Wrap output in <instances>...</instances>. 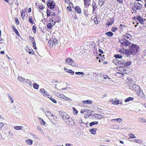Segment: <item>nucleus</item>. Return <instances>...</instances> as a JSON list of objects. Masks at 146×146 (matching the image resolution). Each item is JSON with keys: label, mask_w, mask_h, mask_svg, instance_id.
Wrapping results in <instances>:
<instances>
[{"label": "nucleus", "mask_w": 146, "mask_h": 146, "mask_svg": "<svg viewBox=\"0 0 146 146\" xmlns=\"http://www.w3.org/2000/svg\"><path fill=\"white\" fill-rule=\"evenodd\" d=\"M131 36L127 34H126L125 35L123 36V38H121L119 39V42L121 45L125 46H127L129 45L131 43Z\"/></svg>", "instance_id": "nucleus-1"}, {"label": "nucleus", "mask_w": 146, "mask_h": 146, "mask_svg": "<svg viewBox=\"0 0 146 146\" xmlns=\"http://www.w3.org/2000/svg\"><path fill=\"white\" fill-rule=\"evenodd\" d=\"M139 49L140 48L138 46L132 44L131 46H129V49H128V51L126 52V54L129 55H134L138 52Z\"/></svg>", "instance_id": "nucleus-2"}, {"label": "nucleus", "mask_w": 146, "mask_h": 146, "mask_svg": "<svg viewBox=\"0 0 146 146\" xmlns=\"http://www.w3.org/2000/svg\"><path fill=\"white\" fill-rule=\"evenodd\" d=\"M114 63L116 65L121 66H129L131 65L130 61H128L126 62L125 60L121 59V60H119L117 59H115L113 60Z\"/></svg>", "instance_id": "nucleus-3"}, {"label": "nucleus", "mask_w": 146, "mask_h": 146, "mask_svg": "<svg viewBox=\"0 0 146 146\" xmlns=\"http://www.w3.org/2000/svg\"><path fill=\"white\" fill-rule=\"evenodd\" d=\"M62 119L64 122L68 125H73L75 124L74 120L67 113Z\"/></svg>", "instance_id": "nucleus-4"}, {"label": "nucleus", "mask_w": 146, "mask_h": 146, "mask_svg": "<svg viewBox=\"0 0 146 146\" xmlns=\"http://www.w3.org/2000/svg\"><path fill=\"white\" fill-rule=\"evenodd\" d=\"M133 5L131 9L135 13H136L137 12V10L141 9L142 7V4L137 1H135L133 4Z\"/></svg>", "instance_id": "nucleus-5"}, {"label": "nucleus", "mask_w": 146, "mask_h": 146, "mask_svg": "<svg viewBox=\"0 0 146 146\" xmlns=\"http://www.w3.org/2000/svg\"><path fill=\"white\" fill-rule=\"evenodd\" d=\"M128 86L130 89L135 90L136 92L139 91V90L141 89L138 85L135 84H129Z\"/></svg>", "instance_id": "nucleus-6"}, {"label": "nucleus", "mask_w": 146, "mask_h": 146, "mask_svg": "<svg viewBox=\"0 0 146 146\" xmlns=\"http://www.w3.org/2000/svg\"><path fill=\"white\" fill-rule=\"evenodd\" d=\"M134 19L136 21H139L141 24L143 25V27H146V26L144 25V21H145V20L143 19L141 17L139 16H135L134 17Z\"/></svg>", "instance_id": "nucleus-7"}, {"label": "nucleus", "mask_w": 146, "mask_h": 146, "mask_svg": "<svg viewBox=\"0 0 146 146\" xmlns=\"http://www.w3.org/2000/svg\"><path fill=\"white\" fill-rule=\"evenodd\" d=\"M47 6L49 7L51 9H54L56 6L54 2L50 0L47 1Z\"/></svg>", "instance_id": "nucleus-8"}, {"label": "nucleus", "mask_w": 146, "mask_h": 146, "mask_svg": "<svg viewBox=\"0 0 146 146\" xmlns=\"http://www.w3.org/2000/svg\"><path fill=\"white\" fill-rule=\"evenodd\" d=\"M65 62L66 63L72 66H76V64L74 63V61L72 58L70 57L66 58L65 60Z\"/></svg>", "instance_id": "nucleus-9"}, {"label": "nucleus", "mask_w": 146, "mask_h": 146, "mask_svg": "<svg viewBox=\"0 0 146 146\" xmlns=\"http://www.w3.org/2000/svg\"><path fill=\"white\" fill-rule=\"evenodd\" d=\"M56 117L55 116V115H52L50 117L48 118L53 123V124L55 125L56 123Z\"/></svg>", "instance_id": "nucleus-10"}, {"label": "nucleus", "mask_w": 146, "mask_h": 146, "mask_svg": "<svg viewBox=\"0 0 146 146\" xmlns=\"http://www.w3.org/2000/svg\"><path fill=\"white\" fill-rule=\"evenodd\" d=\"M136 93L138 94V96L140 98L144 97V94L143 93L141 89L139 90V91L136 92Z\"/></svg>", "instance_id": "nucleus-11"}, {"label": "nucleus", "mask_w": 146, "mask_h": 146, "mask_svg": "<svg viewBox=\"0 0 146 146\" xmlns=\"http://www.w3.org/2000/svg\"><path fill=\"white\" fill-rule=\"evenodd\" d=\"M23 83H26L27 84L30 86H32V83L30 80L28 79H25Z\"/></svg>", "instance_id": "nucleus-12"}, {"label": "nucleus", "mask_w": 146, "mask_h": 146, "mask_svg": "<svg viewBox=\"0 0 146 146\" xmlns=\"http://www.w3.org/2000/svg\"><path fill=\"white\" fill-rule=\"evenodd\" d=\"M114 22V18H111L110 19L108 20L107 21V22L108 23L107 24V25L108 26H109L110 25H112Z\"/></svg>", "instance_id": "nucleus-13"}, {"label": "nucleus", "mask_w": 146, "mask_h": 146, "mask_svg": "<svg viewBox=\"0 0 146 146\" xmlns=\"http://www.w3.org/2000/svg\"><path fill=\"white\" fill-rule=\"evenodd\" d=\"M74 9L75 10V11L77 12L78 14H80L82 12L79 6H76L75 8Z\"/></svg>", "instance_id": "nucleus-14"}, {"label": "nucleus", "mask_w": 146, "mask_h": 146, "mask_svg": "<svg viewBox=\"0 0 146 146\" xmlns=\"http://www.w3.org/2000/svg\"><path fill=\"white\" fill-rule=\"evenodd\" d=\"M59 115L62 117V119L64 117L66 113L62 111H58Z\"/></svg>", "instance_id": "nucleus-15"}, {"label": "nucleus", "mask_w": 146, "mask_h": 146, "mask_svg": "<svg viewBox=\"0 0 146 146\" xmlns=\"http://www.w3.org/2000/svg\"><path fill=\"white\" fill-rule=\"evenodd\" d=\"M40 91L41 94L43 95L44 96H47V93L46 91L44 89H41L40 90Z\"/></svg>", "instance_id": "nucleus-16"}, {"label": "nucleus", "mask_w": 146, "mask_h": 146, "mask_svg": "<svg viewBox=\"0 0 146 146\" xmlns=\"http://www.w3.org/2000/svg\"><path fill=\"white\" fill-rule=\"evenodd\" d=\"M92 6L93 7V12L96 10V9L97 8V6L96 5L95 2H93L92 4Z\"/></svg>", "instance_id": "nucleus-17"}, {"label": "nucleus", "mask_w": 146, "mask_h": 146, "mask_svg": "<svg viewBox=\"0 0 146 146\" xmlns=\"http://www.w3.org/2000/svg\"><path fill=\"white\" fill-rule=\"evenodd\" d=\"M111 122H113L114 121H116L117 122L120 123L121 122L123 121V120L121 118H117L116 119H112L111 120Z\"/></svg>", "instance_id": "nucleus-18"}, {"label": "nucleus", "mask_w": 146, "mask_h": 146, "mask_svg": "<svg viewBox=\"0 0 146 146\" xmlns=\"http://www.w3.org/2000/svg\"><path fill=\"white\" fill-rule=\"evenodd\" d=\"M96 128H93L90 130V132L91 134L94 135L96 133Z\"/></svg>", "instance_id": "nucleus-19"}, {"label": "nucleus", "mask_w": 146, "mask_h": 146, "mask_svg": "<svg viewBox=\"0 0 146 146\" xmlns=\"http://www.w3.org/2000/svg\"><path fill=\"white\" fill-rule=\"evenodd\" d=\"M26 142L29 145H31L32 144L33 141L31 139H27L25 140Z\"/></svg>", "instance_id": "nucleus-20"}, {"label": "nucleus", "mask_w": 146, "mask_h": 146, "mask_svg": "<svg viewBox=\"0 0 146 146\" xmlns=\"http://www.w3.org/2000/svg\"><path fill=\"white\" fill-rule=\"evenodd\" d=\"M64 70H69V71H66V72H67L69 73L71 75H73L74 74V72L71 70H68L65 68H64Z\"/></svg>", "instance_id": "nucleus-21"}, {"label": "nucleus", "mask_w": 146, "mask_h": 146, "mask_svg": "<svg viewBox=\"0 0 146 146\" xmlns=\"http://www.w3.org/2000/svg\"><path fill=\"white\" fill-rule=\"evenodd\" d=\"M83 104H91L92 103V101L90 100H86L82 102Z\"/></svg>", "instance_id": "nucleus-22"}, {"label": "nucleus", "mask_w": 146, "mask_h": 146, "mask_svg": "<svg viewBox=\"0 0 146 146\" xmlns=\"http://www.w3.org/2000/svg\"><path fill=\"white\" fill-rule=\"evenodd\" d=\"M98 123V122L97 121H94L91 122L89 124V125L92 127L94 125H97Z\"/></svg>", "instance_id": "nucleus-23"}, {"label": "nucleus", "mask_w": 146, "mask_h": 146, "mask_svg": "<svg viewBox=\"0 0 146 146\" xmlns=\"http://www.w3.org/2000/svg\"><path fill=\"white\" fill-rule=\"evenodd\" d=\"M114 57L116 58H118L119 60H121L122 56L121 55L118 54H115L114 55Z\"/></svg>", "instance_id": "nucleus-24"}, {"label": "nucleus", "mask_w": 146, "mask_h": 146, "mask_svg": "<svg viewBox=\"0 0 146 146\" xmlns=\"http://www.w3.org/2000/svg\"><path fill=\"white\" fill-rule=\"evenodd\" d=\"M45 113L46 115L48 118L53 115L49 111H46V112H45Z\"/></svg>", "instance_id": "nucleus-25"}, {"label": "nucleus", "mask_w": 146, "mask_h": 146, "mask_svg": "<svg viewBox=\"0 0 146 146\" xmlns=\"http://www.w3.org/2000/svg\"><path fill=\"white\" fill-rule=\"evenodd\" d=\"M105 0H99L98 4L99 6H102L105 3Z\"/></svg>", "instance_id": "nucleus-26"}, {"label": "nucleus", "mask_w": 146, "mask_h": 146, "mask_svg": "<svg viewBox=\"0 0 146 146\" xmlns=\"http://www.w3.org/2000/svg\"><path fill=\"white\" fill-rule=\"evenodd\" d=\"M12 29L13 31L15 33L17 34V35H18L19 34V32H18V31L16 29L14 26H13Z\"/></svg>", "instance_id": "nucleus-27"}, {"label": "nucleus", "mask_w": 146, "mask_h": 146, "mask_svg": "<svg viewBox=\"0 0 146 146\" xmlns=\"http://www.w3.org/2000/svg\"><path fill=\"white\" fill-rule=\"evenodd\" d=\"M105 34L107 36L111 37L113 35V33L111 32L110 31L108 32L105 33Z\"/></svg>", "instance_id": "nucleus-28"}, {"label": "nucleus", "mask_w": 146, "mask_h": 146, "mask_svg": "<svg viewBox=\"0 0 146 146\" xmlns=\"http://www.w3.org/2000/svg\"><path fill=\"white\" fill-rule=\"evenodd\" d=\"M120 67L118 68V70L119 71L123 73L124 69L126 68L125 67H123V66H119Z\"/></svg>", "instance_id": "nucleus-29"}, {"label": "nucleus", "mask_w": 146, "mask_h": 146, "mask_svg": "<svg viewBox=\"0 0 146 146\" xmlns=\"http://www.w3.org/2000/svg\"><path fill=\"white\" fill-rule=\"evenodd\" d=\"M134 98H133L131 97H129L126 99L125 100V102H129L130 100H133Z\"/></svg>", "instance_id": "nucleus-30"}, {"label": "nucleus", "mask_w": 146, "mask_h": 146, "mask_svg": "<svg viewBox=\"0 0 146 146\" xmlns=\"http://www.w3.org/2000/svg\"><path fill=\"white\" fill-rule=\"evenodd\" d=\"M36 127L37 129L40 132L42 133L43 134H44V133L43 132V130L40 127L38 126Z\"/></svg>", "instance_id": "nucleus-31"}, {"label": "nucleus", "mask_w": 146, "mask_h": 146, "mask_svg": "<svg viewBox=\"0 0 146 146\" xmlns=\"http://www.w3.org/2000/svg\"><path fill=\"white\" fill-rule=\"evenodd\" d=\"M24 78H23L22 77L19 76L18 77L17 79L20 82H22L23 83V81L25 80Z\"/></svg>", "instance_id": "nucleus-32"}, {"label": "nucleus", "mask_w": 146, "mask_h": 146, "mask_svg": "<svg viewBox=\"0 0 146 146\" xmlns=\"http://www.w3.org/2000/svg\"><path fill=\"white\" fill-rule=\"evenodd\" d=\"M33 88L35 89H38L39 87V85L36 83H34L33 85Z\"/></svg>", "instance_id": "nucleus-33"}, {"label": "nucleus", "mask_w": 146, "mask_h": 146, "mask_svg": "<svg viewBox=\"0 0 146 146\" xmlns=\"http://www.w3.org/2000/svg\"><path fill=\"white\" fill-rule=\"evenodd\" d=\"M53 44L55 46L58 43V41L56 39L54 38L52 40Z\"/></svg>", "instance_id": "nucleus-34"}, {"label": "nucleus", "mask_w": 146, "mask_h": 146, "mask_svg": "<svg viewBox=\"0 0 146 146\" xmlns=\"http://www.w3.org/2000/svg\"><path fill=\"white\" fill-rule=\"evenodd\" d=\"M22 128L23 127L22 126H16L14 127V128L17 130H22Z\"/></svg>", "instance_id": "nucleus-35"}, {"label": "nucleus", "mask_w": 146, "mask_h": 146, "mask_svg": "<svg viewBox=\"0 0 146 146\" xmlns=\"http://www.w3.org/2000/svg\"><path fill=\"white\" fill-rule=\"evenodd\" d=\"M48 43L50 45V47H53L54 44L52 40H49L48 41Z\"/></svg>", "instance_id": "nucleus-36"}, {"label": "nucleus", "mask_w": 146, "mask_h": 146, "mask_svg": "<svg viewBox=\"0 0 146 146\" xmlns=\"http://www.w3.org/2000/svg\"><path fill=\"white\" fill-rule=\"evenodd\" d=\"M129 137L131 138H136V137L133 134L129 133Z\"/></svg>", "instance_id": "nucleus-37"}, {"label": "nucleus", "mask_w": 146, "mask_h": 146, "mask_svg": "<svg viewBox=\"0 0 146 146\" xmlns=\"http://www.w3.org/2000/svg\"><path fill=\"white\" fill-rule=\"evenodd\" d=\"M53 25H52L50 23H48L47 25V27L48 29H51L53 27Z\"/></svg>", "instance_id": "nucleus-38"}, {"label": "nucleus", "mask_w": 146, "mask_h": 146, "mask_svg": "<svg viewBox=\"0 0 146 146\" xmlns=\"http://www.w3.org/2000/svg\"><path fill=\"white\" fill-rule=\"evenodd\" d=\"M75 73L76 75H81L82 76H83L84 74V73L82 72H76Z\"/></svg>", "instance_id": "nucleus-39"}, {"label": "nucleus", "mask_w": 146, "mask_h": 146, "mask_svg": "<svg viewBox=\"0 0 146 146\" xmlns=\"http://www.w3.org/2000/svg\"><path fill=\"white\" fill-rule=\"evenodd\" d=\"M36 26L33 25V26L32 31L34 33H36Z\"/></svg>", "instance_id": "nucleus-40"}, {"label": "nucleus", "mask_w": 146, "mask_h": 146, "mask_svg": "<svg viewBox=\"0 0 146 146\" xmlns=\"http://www.w3.org/2000/svg\"><path fill=\"white\" fill-rule=\"evenodd\" d=\"M8 99L9 100H11V103H13L14 102V100L12 98V97L9 94L8 95Z\"/></svg>", "instance_id": "nucleus-41"}, {"label": "nucleus", "mask_w": 146, "mask_h": 146, "mask_svg": "<svg viewBox=\"0 0 146 146\" xmlns=\"http://www.w3.org/2000/svg\"><path fill=\"white\" fill-rule=\"evenodd\" d=\"M134 141L137 143H142V141L140 139H135L134 140Z\"/></svg>", "instance_id": "nucleus-42"}, {"label": "nucleus", "mask_w": 146, "mask_h": 146, "mask_svg": "<svg viewBox=\"0 0 146 146\" xmlns=\"http://www.w3.org/2000/svg\"><path fill=\"white\" fill-rule=\"evenodd\" d=\"M97 118L98 119H101L103 118L104 117L103 115L100 114H98Z\"/></svg>", "instance_id": "nucleus-43"}, {"label": "nucleus", "mask_w": 146, "mask_h": 146, "mask_svg": "<svg viewBox=\"0 0 146 146\" xmlns=\"http://www.w3.org/2000/svg\"><path fill=\"white\" fill-rule=\"evenodd\" d=\"M127 80H128L129 82L128 84H132L131 83L133 82V80L132 78H129L128 79H127Z\"/></svg>", "instance_id": "nucleus-44"}, {"label": "nucleus", "mask_w": 146, "mask_h": 146, "mask_svg": "<svg viewBox=\"0 0 146 146\" xmlns=\"http://www.w3.org/2000/svg\"><path fill=\"white\" fill-rule=\"evenodd\" d=\"M89 111V110H85L84 109H82L80 111V113H83L85 111L88 112V111Z\"/></svg>", "instance_id": "nucleus-45"}, {"label": "nucleus", "mask_w": 146, "mask_h": 146, "mask_svg": "<svg viewBox=\"0 0 146 146\" xmlns=\"http://www.w3.org/2000/svg\"><path fill=\"white\" fill-rule=\"evenodd\" d=\"M117 30V27H113L111 29V31L113 32H115L116 31V30Z\"/></svg>", "instance_id": "nucleus-46"}, {"label": "nucleus", "mask_w": 146, "mask_h": 146, "mask_svg": "<svg viewBox=\"0 0 146 146\" xmlns=\"http://www.w3.org/2000/svg\"><path fill=\"white\" fill-rule=\"evenodd\" d=\"M37 7L41 11L43 9H44V7H43V5H39L38 6H37Z\"/></svg>", "instance_id": "nucleus-47"}, {"label": "nucleus", "mask_w": 146, "mask_h": 146, "mask_svg": "<svg viewBox=\"0 0 146 146\" xmlns=\"http://www.w3.org/2000/svg\"><path fill=\"white\" fill-rule=\"evenodd\" d=\"M47 17H49L50 16L51 13L50 12V11H49L48 9L47 10Z\"/></svg>", "instance_id": "nucleus-48"}, {"label": "nucleus", "mask_w": 146, "mask_h": 146, "mask_svg": "<svg viewBox=\"0 0 146 146\" xmlns=\"http://www.w3.org/2000/svg\"><path fill=\"white\" fill-rule=\"evenodd\" d=\"M29 38L31 40V41L32 42H35L34 38L33 37L30 36L29 37Z\"/></svg>", "instance_id": "nucleus-49"}, {"label": "nucleus", "mask_w": 146, "mask_h": 146, "mask_svg": "<svg viewBox=\"0 0 146 146\" xmlns=\"http://www.w3.org/2000/svg\"><path fill=\"white\" fill-rule=\"evenodd\" d=\"M64 96H65L63 94H59V96H58V97L60 98H62L63 99V98L64 97Z\"/></svg>", "instance_id": "nucleus-50"}, {"label": "nucleus", "mask_w": 146, "mask_h": 146, "mask_svg": "<svg viewBox=\"0 0 146 146\" xmlns=\"http://www.w3.org/2000/svg\"><path fill=\"white\" fill-rule=\"evenodd\" d=\"M21 16L23 18L25 16V11L22 10L21 13Z\"/></svg>", "instance_id": "nucleus-51"}, {"label": "nucleus", "mask_w": 146, "mask_h": 146, "mask_svg": "<svg viewBox=\"0 0 146 146\" xmlns=\"http://www.w3.org/2000/svg\"><path fill=\"white\" fill-rule=\"evenodd\" d=\"M91 1V0H84V4H90V2Z\"/></svg>", "instance_id": "nucleus-52"}, {"label": "nucleus", "mask_w": 146, "mask_h": 146, "mask_svg": "<svg viewBox=\"0 0 146 146\" xmlns=\"http://www.w3.org/2000/svg\"><path fill=\"white\" fill-rule=\"evenodd\" d=\"M126 26L122 24H121L119 26V29H123L124 27H125Z\"/></svg>", "instance_id": "nucleus-53"}, {"label": "nucleus", "mask_w": 146, "mask_h": 146, "mask_svg": "<svg viewBox=\"0 0 146 146\" xmlns=\"http://www.w3.org/2000/svg\"><path fill=\"white\" fill-rule=\"evenodd\" d=\"M32 17H30L29 19V22H30V23L31 24H33V19L32 18Z\"/></svg>", "instance_id": "nucleus-54"}, {"label": "nucleus", "mask_w": 146, "mask_h": 146, "mask_svg": "<svg viewBox=\"0 0 146 146\" xmlns=\"http://www.w3.org/2000/svg\"><path fill=\"white\" fill-rule=\"evenodd\" d=\"M94 23L96 24H97L98 23V21L97 19V18L96 17H95L94 19Z\"/></svg>", "instance_id": "nucleus-55"}, {"label": "nucleus", "mask_w": 146, "mask_h": 146, "mask_svg": "<svg viewBox=\"0 0 146 146\" xmlns=\"http://www.w3.org/2000/svg\"><path fill=\"white\" fill-rule=\"evenodd\" d=\"M72 109L73 111H74V113L75 114H77L78 113V111L76 110V109L74 107L72 108Z\"/></svg>", "instance_id": "nucleus-56"}, {"label": "nucleus", "mask_w": 146, "mask_h": 146, "mask_svg": "<svg viewBox=\"0 0 146 146\" xmlns=\"http://www.w3.org/2000/svg\"><path fill=\"white\" fill-rule=\"evenodd\" d=\"M45 123L46 122L43 120V119H42L40 122L41 124L42 125H45Z\"/></svg>", "instance_id": "nucleus-57"}, {"label": "nucleus", "mask_w": 146, "mask_h": 146, "mask_svg": "<svg viewBox=\"0 0 146 146\" xmlns=\"http://www.w3.org/2000/svg\"><path fill=\"white\" fill-rule=\"evenodd\" d=\"M15 23H16L17 24V25H19V22L18 19L17 18H16L15 19Z\"/></svg>", "instance_id": "nucleus-58"}, {"label": "nucleus", "mask_w": 146, "mask_h": 146, "mask_svg": "<svg viewBox=\"0 0 146 146\" xmlns=\"http://www.w3.org/2000/svg\"><path fill=\"white\" fill-rule=\"evenodd\" d=\"M140 121L144 123H145L146 122V121H145V119L144 118H142L140 119Z\"/></svg>", "instance_id": "nucleus-59"}, {"label": "nucleus", "mask_w": 146, "mask_h": 146, "mask_svg": "<svg viewBox=\"0 0 146 146\" xmlns=\"http://www.w3.org/2000/svg\"><path fill=\"white\" fill-rule=\"evenodd\" d=\"M50 100L52 101L55 103H57L56 101L54 99L52 98Z\"/></svg>", "instance_id": "nucleus-60"}, {"label": "nucleus", "mask_w": 146, "mask_h": 146, "mask_svg": "<svg viewBox=\"0 0 146 146\" xmlns=\"http://www.w3.org/2000/svg\"><path fill=\"white\" fill-rule=\"evenodd\" d=\"M98 114H96V113H94V115H92V114H89L88 116V117L89 118H90V116H92V115H94L95 117H97V115H98Z\"/></svg>", "instance_id": "nucleus-61"}, {"label": "nucleus", "mask_w": 146, "mask_h": 146, "mask_svg": "<svg viewBox=\"0 0 146 146\" xmlns=\"http://www.w3.org/2000/svg\"><path fill=\"white\" fill-rule=\"evenodd\" d=\"M4 125L3 123H0V129L3 127Z\"/></svg>", "instance_id": "nucleus-62"}, {"label": "nucleus", "mask_w": 146, "mask_h": 146, "mask_svg": "<svg viewBox=\"0 0 146 146\" xmlns=\"http://www.w3.org/2000/svg\"><path fill=\"white\" fill-rule=\"evenodd\" d=\"M9 134L11 136H13V133L11 131H9Z\"/></svg>", "instance_id": "nucleus-63"}, {"label": "nucleus", "mask_w": 146, "mask_h": 146, "mask_svg": "<svg viewBox=\"0 0 146 146\" xmlns=\"http://www.w3.org/2000/svg\"><path fill=\"white\" fill-rule=\"evenodd\" d=\"M65 145L66 146H73V145L71 144L66 143Z\"/></svg>", "instance_id": "nucleus-64"}]
</instances>
